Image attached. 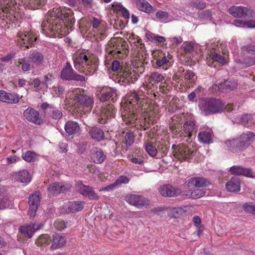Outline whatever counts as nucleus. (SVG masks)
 <instances>
[{
  "label": "nucleus",
  "mask_w": 255,
  "mask_h": 255,
  "mask_svg": "<svg viewBox=\"0 0 255 255\" xmlns=\"http://www.w3.org/2000/svg\"><path fill=\"white\" fill-rule=\"evenodd\" d=\"M122 118L127 125L145 130L158 117L159 107L149 98L135 91L126 94L121 102Z\"/></svg>",
  "instance_id": "nucleus-1"
},
{
  "label": "nucleus",
  "mask_w": 255,
  "mask_h": 255,
  "mask_svg": "<svg viewBox=\"0 0 255 255\" xmlns=\"http://www.w3.org/2000/svg\"><path fill=\"white\" fill-rule=\"evenodd\" d=\"M183 131H181L178 136L182 143L172 145V153L177 159H187L193 157L192 155L194 151L190 150L189 147L184 144V142L189 143L191 141V137L197 130L196 122L192 114L183 113Z\"/></svg>",
  "instance_id": "nucleus-2"
},
{
  "label": "nucleus",
  "mask_w": 255,
  "mask_h": 255,
  "mask_svg": "<svg viewBox=\"0 0 255 255\" xmlns=\"http://www.w3.org/2000/svg\"><path fill=\"white\" fill-rule=\"evenodd\" d=\"M73 60L75 68L85 75H92L98 68V57L88 51L75 53Z\"/></svg>",
  "instance_id": "nucleus-3"
},
{
  "label": "nucleus",
  "mask_w": 255,
  "mask_h": 255,
  "mask_svg": "<svg viewBox=\"0 0 255 255\" xmlns=\"http://www.w3.org/2000/svg\"><path fill=\"white\" fill-rule=\"evenodd\" d=\"M20 5L15 0H0V19L7 24H16L23 16Z\"/></svg>",
  "instance_id": "nucleus-4"
},
{
  "label": "nucleus",
  "mask_w": 255,
  "mask_h": 255,
  "mask_svg": "<svg viewBox=\"0 0 255 255\" xmlns=\"http://www.w3.org/2000/svg\"><path fill=\"white\" fill-rule=\"evenodd\" d=\"M155 129L152 130L150 137L155 138V143L148 141L145 143V149L148 154L152 157L160 158L164 157L167 153L169 147V142L168 140V136L165 133L159 135L157 136L154 134Z\"/></svg>",
  "instance_id": "nucleus-5"
},
{
  "label": "nucleus",
  "mask_w": 255,
  "mask_h": 255,
  "mask_svg": "<svg viewBox=\"0 0 255 255\" xmlns=\"http://www.w3.org/2000/svg\"><path fill=\"white\" fill-rule=\"evenodd\" d=\"M107 49L108 55L105 61L106 66L111 64L108 62L113 57L114 59H123L129 53V47L127 42L122 38L114 37L109 42Z\"/></svg>",
  "instance_id": "nucleus-6"
},
{
  "label": "nucleus",
  "mask_w": 255,
  "mask_h": 255,
  "mask_svg": "<svg viewBox=\"0 0 255 255\" xmlns=\"http://www.w3.org/2000/svg\"><path fill=\"white\" fill-rule=\"evenodd\" d=\"M63 21H43L41 24L42 32L46 36L61 38L69 34L73 26H68Z\"/></svg>",
  "instance_id": "nucleus-7"
},
{
  "label": "nucleus",
  "mask_w": 255,
  "mask_h": 255,
  "mask_svg": "<svg viewBox=\"0 0 255 255\" xmlns=\"http://www.w3.org/2000/svg\"><path fill=\"white\" fill-rule=\"evenodd\" d=\"M69 98L77 104V112L86 114L91 111L93 106V98L89 92L81 88L73 90Z\"/></svg>",
  "instance_id": "nucleus-8"
},
{
  "label": "nucleus",
  "mask_w": 255,
  "mask_h": 255,
  "mask_svg": "<svg viewBox=\"0 0 255 255\" xmlns=\"http://www.w3.org/2000/svg\"><path fill=\"white\" fill-rule=\"evenodd\" d=\"M166 78L165 73L153 72L145 77V82L143 83V88L150 98L159 99L160 94L157 91V84L163 81Z\"/></svg>",
  "instance_id": "nucleus-9"
},
{
  "label": "nucleus",
  "mask_w": 255,
  "mask_h": 255,
  "mask_svg": "<svg viewBox=\"0 0 255 255\" xmlns=\"http://www.w3.org/2000/svg\"><path fill=\"white\" fill-rule=\"evenodd\" d=\"M73 12L71 9L54 7L48 12L46 20L63 21L68 26H73L75 19L73 16Z\"/></svg>",
  "instance_id": "nucleus-10"
},
{
  "label": "nucleus",
  "mask_w": 255,
  "mask_h": 255,
  "mask_svg": "<svg viewBox=\"0 0 255 255\" xmlns=\"http://www.w3.org/2000/svg\"><path fill=\"white\" fill-rule=\"evenodd\" d=\"M224 107L225 104L222 101L213 98L201 100L199 104L202 114L205 116L220 113Z\"/></svg>",
  "instance_id": "nucleus-11"
},
{
  "label": "nucleus",
  "mask_w": 255,
  "mask_h": 255,
  "mask_svg": "<svg viewBox=\"0 0 255 255\" xmlns=\"http://www.w3.org/2000/svg\"><path fill=\"white\" fill-rule=\"evenodd\" d=\"M255 140V134L252 131L243 133L237 139H233L226 142L227 146L236 144L237 148L244 150L249 146Z\"/></svg>",
  "instance_id": "nucleus-12"
},
{
  "label": "nucleus",
  "mask_w": 255,
  "mask_h": 255,
  "mask_svg": "<svg viewBox=\"0 0 255 255\" xmlns=\"http://www.w3.org/2000/svg\"><path fill=\"white\" fill-rule=\"evenodd\" d=\"M92 32L97 40H102L106 36L107 24L102 20L94 17L90 19Z\"/></svg>",
  "instance_id": "nucleus-13"
},
{
  "label": "nucleus",
  "mask_w": 255,
  "mask_h": 255,
  "mask_svg": "<svg viewBox=\"0 0 255 255\" xmlns=\"http://www.w3.org/2000/svg\"><path fill=\"white\" fill-rule=\"evenodd\" d=\"M17 37L18 44L21 47H25L26 49L32 47L37 39L35 34L31 31L19 32L17 34Z\"/></svg>",
  "instance_id": "nucleus-14"
},
{
  "label": "nucleus",
  "mask_w": 255,
  "mask_h": 255,
  "mask_svg": "<svg viewBox=\"0 0 255 255\" xmlns=\"http://www.w3.org/2000/svg\"><path fill=\"white\" fill-rule=\"evenodd\" d=\"M146 59V54L145 52H140L133 53L132 56L131 62L133 66V69H135L138 74H142L144 71L145 68L143 65L147 63L145 62Z\"/></svg>",
  "instance_id": "nucleus-15"
},
{
  "label": "nucleus",
  "mask_w": 255,
  "mask_h": 255,
  "mask_svg": "<svg viewBox=\"0 0 255 255\" xmlns=\"http://www.w3.org/2000/svg\"><path fill=\"white\" fill-rule=\"evenodd\" d=\"M120 81H122L125 84H129L136 81L139 75L136 71L131 67H125L124 70L120 71L118 74Z\"/></svg>",
  "instance_id": "nucleus-16"
},
{
  "label": "nucleus",
  "mask_w": 255,
  "mask_h": 255,
  "mask_svg": "<svg viewBox=\"0 0 255 255\" xmlns=\"http://www.w3.org/2000/svg\"><path fill=\"white\" fill-rule=\"evenodd\" d=\"M61 78L62 79L76 80L83 82L85 80V77L81 75L77 74L73 69L69 62H67L66 65L62 69L61 72Z\"/></svg>",
  "instance_id": "nucleus-17"
},
{
  "label": "nucleus",
  "mask_w": 255,
  "mask_h": 255,
  "mask_svg": "<svg viewBox=\"0 0 255 255\" xmlns=\"http://www.w3.org/2000/svg\"><path fill=\"white\" fill-rule=\"evenodd\" d=\"M76 188L80 194L88 197L90 200H97L99 199V196L96 193L93 187L84 185L82 181L77 182Z\"/></svg>",
  "instance_id": "nucleus-18"
},
{
  "label": "nucleus",
  "mask_w": 255,
  "mask_h": 255,
  "mask_svg": "<svg viewBox=\"0 0 255 255\" xmlns=\"http://www.w3.org/2000/svg\"><path fill=\"white\" fill-rule=\"evenodd\" d=\"M183 123V114L176 115L169 120V129L171 132L177 136L180 134L182 129V124Z\"/></svg>",
  "instance_id": "nucleus-19"
},
{
  "label": "nucleus",
  "mask_w": 255,
  "mask_h": 255,
  "mask_svg": "<svg viewBox=\"0 0 255 255\" xmlns=\"http://www.w3.org/2000/svg\"><path fill=\"white\" fill-rule=\"evenodd\" d=\"M120 136L121 139L116 141V144L118 148L121 146L123 150H126L127 148L131 145L134 140V135L132 131L123 132Z\"/></svg>",
  "instance_id": "nucleus-20"
},
{
  "label": "nucleus",
  "mask_w": 255,
  "mask_h": 255,
  "mask_svg": "<svg viewBox=\"0 0 255 255\" xmlns=\"http://www.w3.org/2000/svg\"><path fill=\"white\" fill-rule=\"evenodd\" d=\"M115 113L116 110L113 105H108L102 107L97 118L98 123L101 124H106L109 118L114 117Z\"/></svg>",
  "instance_id": "nucleus-21"
},
{
  "label": "nucleus",
  "mask_w": 255,
  "mask_h": 255,
  "mask_svg": "<svg viewBox=\"0 0 255 255\" xmlns=\"http://www.w3.org/2000/svg\"><path fill=\"white\" fill-rule=\"evenodd\" d=\"M40 194L39 192L30 195L28 198V202L29 204V209L28 215L30 218L34 217L37 212L38 207L40 202Z\"/></svg>",
  "instance_id": "nucleus-22"
},
{
  "label": "nucleus",
  "mask_w": 255,
  "mask_h": 255,
  "mask_svg": "<svg viewBox=\"0 0 255 255\" xmlns=\"http://www.w3.org/2000/svg\"><path fill=\"white\" fill-rule=\"evenodd\" d=\"M100 93L99 99L101 102H106L111 99L113 102H115L117 100L118 95L116 89L110 87H102Z\"/></svg>",
  "instance_id": "nucleus-23"
},
{
  "label": "nucleus",
  "mask_w": 255,
  "mask_h": 255,
  "mask_svg": "<svg viewBox=\"0 0 255 255\" xmlns=\"http://www.w3.org/2000/svg\"><path fill=\"white\" fill-rule=\"evenodd\" d=\"M23 116L28 121L36 125H40L43 122L39 112L30 107L24 111Z\"/></svg>",
  "instance_id": "nucleus-24"
},
{
  "label": "nucleus",
  "mask_w": 255,
  "mask_h": 255,
  "mask_svg": "<svg viewBox=\"0 0 255 255\" xmlns=\"http://www.w3.org/2000/svg\"><path fill=\"white\" fill-rule=\"evenodd\" d=\"M72 187V185L68 182L54 183L48 187V191L51 194H59L68 191Z\"/></svg>",
  "instance_id": "nucleus-25"
},
{
  "label": "nucleus",
  "mask_w": 255,
  "mask_h": 255,
  "mask_svg": "<svg viewBox=\"0 0 255 255\" xmlns=\"http://www.w3.org/2000/svg\"><path fill=\"white\" fill-rule=\"evenodd\" d=\"M128 41L131 45L135 47L131 49L132 56L134 52L136 53L140 52H145L144 44L142 43V39L138 36L132 33L129 35Z\"/></svg>",
  "instance_id": "nucleus-26"
},
{
  "label": "nucleus",
  "mask_w": 255,
  "mask_h": 255,
  "mask_svg": "<svg viewBox=\"0 0 255 255\" xmlns=\"http://www.w3.org/2000/svg\"><path fill=\"white\" fill-rule=\"evenodd\" d=\"M126 200L129 204L134 206L138 208L146 206L149 203V201L145 197L135 194L127 195L126 197Z\"/></svg>",
  "instance_id": "nucleus-27"
},
{
  "label": "nucleus",
  "mask_w": 255,
  "mask_h": 255,
  "mask_svg": "<svg viewBox=\"0 0 255 255\" xmlns=\"http://www.w3.org/2000/svg\"><path fill=\"white\" fill-rule=\"evenodd\" d=\"M158 190L160 194L163 197H176L181 194L180 189L175 188L170 184H164L159 187Z\"/></svg>",
  "instance_id": "nucleus-28"
},
{
  "label": "nucleus",
  "mask_w": 255,
  "mask_h": 255,
  "mask_svg": "<svg viewBox=\"0 0 255 255\" xmlns=\"http://www.w3.org/2000/svg\"><path fill=\"white\" fill-rule=\"evenodd\" d=\"M42 227L41 224L36 223L26 224L21 226L19 228V231L24 238H31L34 233L39 230Z\"/></svg>",
  "instance_id": "nucleus-29"
},
{
  "label": "nucleus",
  "mask_w": 255,
  "mask_h": 255,
  "mask_svg": "<svg viewBox=\"0 0 255 255\" xmlns=\"http://www.w3.org/2000/svg\"><path fill=\"white\" fill-rule=\"evenodd\" d=\"M41 108L45 114H47L50 118L54 120L60 119L62 117L61 111L55 108L52 105L47 103H43L41 105Z\"/></svg>",
  "instance_id": "nucleus-30"
},
{
  "label": "nucleus",
  "mask_w": 255,
  "mask_h": 255,
  "mask_svg": "<svg viewBox=\"0 0 255 255\" xmlns=\"http://www.w3.org/2000/svg\"><path fill=\"white\" fill-rule=\"evenodd\" d=\"M85 203L84 202L80 201H70L63 206V209L67 214L75 213L83 209Z\"/></svg>",
  "instance_id": "nucleus-31"
},
{
  "label": "nucleus",
  "mask_w": 255,
  "mask_h": 255,
  "mask_svg": "<svg viewBox=\"0 0 255 255\" xmlns=\"http://www.w3.org/2000/svg\"><path fill=\"white\" fill-rule=\"evenodd\" d=\"M185 186L188 188L193 187L195 188H202L208 186L210 184L209 180L203 177H192L186 181Z\"/></svg>",
  "instance_id": "nucleus-32"
},
{
  "label": "nucleus",
  "mask_w": 255,
  "mask_h": 255,
  "mask_svg": "<svg viewBox=\"0 0 255 255\" xmlns=\"http://www.w3.org/2000/svg\"><path fill=\"white\" fill-rule=\"evenodd\" d=\"M215 85L220 91L226 93L236 89L237 86V82L233 80H226L222 82H217Z\"/></svg>",
  "instance_id": "nucleus-33"
},
{
  "label": "nucleus",
  "mask_w": 255,
  "mask_h": 255,
  "mask_svg": "<svg viewBox=\"0 0 255 255\" xmlns=\"http://www.w3.org/2000/svg\"><path fill=\"white\" fill-rule=\"evenodd\" d=\"M229 12L234 17H242L246 16L248 14H251L252 11L245 6H232L229 8Z\"/></svg>",
  "instance_id": "nucleus-34"
},
{
  "label": "nucleus",
  "mask_w": 255,
  "mask_h": 255,
  "mask_svg": "<svg viewBox=\"0 0 255 255\" xmlns=\"http://www.w3.org/2000/svg\"><path fill=\"white\" fill-rule=\"evenodd\" d=\"M133 2L140 11L147 13H152L154 11L153 7L146 0H133Z\"/></svg>",
  "instance_id": "nucleus-35"
},
{
  "label": "nucleus",
  "mask_w": 255,
  "mask_h": 255,
  "mask_svg": "<svg viewBox=\"0 0 255 255\" xmlns=\"http://www.w3.org/2000/svg\"><path fill=\"white\" fill-rule=\"evenodd\" d=\"M29 60L36 66L42 65L44 62V56L37 50L30 51L28 56Z\"/></svg>",
  "instance_id": "nucleus-36"
},
{
  "label": "nucleus",
  "mask_w": 255,
  "mask_h": 255,
  "mask_svg": "<svg viewBox=\"0 0 255 255\" xmlns=\"http://www.w3.org/2000/svg\"><path fill=\"white\" fill-rule=\"evenodd\" d=\"M213 134L210 129L200 131L198 135V140L202 143L210 144L213 141Z\"/></svg>",
  "instance_id": "nucleus-37"
},
{
  "label": "nucleus",
  "mask_w": 255,
  "mask_h": 255,
  "mask_svg": "<svg viewBox=\"0 0 255 255\" xmlns=\"http://www.w3.org/2000/svg\"><path fill=\"white\" fill-rule=\"evenodd\" d=\"M66 243L65 237L58 234H54L53 235V240L51 248L53 250H56L63 247Z\"/></svg>",
  "instance_id": "nucleus-38"
},
{
  "label": "nucleus",
  "mask_w": 255,
  "mask_h": 255,
  "mask_svg": "<svg viewBox=\"0 0 255 255\" xmlns=\"http://www.w3.org/2000/svg\"><path fill=\"white\" fill-rule=\"evenodd\" d=\"M22 2L31 9H37L44 6L47 0H21Z\"/></svg>",
  "instance_id": "nucleus-39"
},
{
  "label": "nucleus",
  "mask_w": 255,
  "mask_h": 255,
  "mask_svg": "<svg viewBox=\"0 0 255 255\" xmlns=\"http://www.w3.org/2000/svg\"><path fill=\"white\" fill-rule=\"evenodd\" d=\"M226 187L230 192H237L240 190V181L238 177H232L226 184Z\"/></svg>",
  "instance_id": "nucleus-40"
},
{
  "label": "nucleus",
  "mask_w": 255,
  "mask_h": 255,
  "mask_svg": "<svg viewBox=\"0 0 255 255\" xmlns=\"http://www.w3.org/2000/svg\"><path fill=\"white\" fill-rule=\"evenodd\" d=\"M65 130L69 135H72L79 132L80 127L78 124L74 121H68L65 125Z\"/></svg>",
  "instance_id": "nucleus-41"
},
{
  "label": "nucleus",
  "mask_w": 255,
  "mask_h": 255,
  "mask_svg": "<svg viewBox=\"0 0 255 255\" xmlns=\"http://www.w3.org/2000/svg\"><path fill=\"white\" fill-rule=\"evenodd\" d=\"M89 133L93 139L98 141L104 139V132L103 130L99 128L93 127L89 131Z\"/></svg>",
  "instance_id": "nucleus-42"
},
{
  "label": "nucleus",
  "mask_w": 255,
  "mask_h": 255,
  "mask_svg": "<svg viewBox=\"0 0 255 255\" xmlns=\"http://www.w3.org/2000/svg\"><path fill=\"white\" fill-rule=\"evenodd\" d=\"M16 67L21 68L23 72L30 70L33 66L29 63V61L26 58H20L15 62Z\"/></svg>",
  "instance_id": "nucleus-43"
},
{
  "label": "nucleus",
  "mask_w": 255,
  "mask_h": 255,
  "mask_svg": "<svg viewBox=\"0 0 255 255\" xmlns=\"http://www.w3.org/2000/svg\"><path fill=\"white\" fill-rule=\"evenodd\" d=\"M205 194V192L202 189H197L192 190H188L185 195L187 198L198 199Z\"/></svg>",
  "instance_id": "nucleus-44"
},
{
  "label": "nucleus",
  "mask_w": 255,
  "mask_h": 255,
  "mask_svg": "<svg viewBox=\"0 0 255 255\" xmlns=\"http://www.w3.org/2000/svg\"><path fill=\"white\" fill-rule=\"evenodd\" d=\"M171 89L172 86L170 81L165 79L163 81L161 82L159 84L157 91L159 94L160 93L167 94L171 91Z\"/></svg>",
  "instance_id": "nucleus-45"
},
{
  "label": "nucleus",
  "mask_w": 255,
  "mask_h": 255,
  "mask_svg": "<svg viewBox=\"0 0 255 255\" xmlns=\"http://www.w3.org/2000/svg\"><path fill=\"white\" fill-rule=\"evenodd\" d=\"M230 171L232 174L242 175L248 177H250L251 174L247 169L240 166H233L230 168Z\"/></svg>",
  "instance_id": "nucleus-46"
},
{
  "label": "nucleus",
  "mask_w": 255,
  "mask_h": 255,
  "mask_svg": "<svg viewBox=\"0 0 255 255\" xmlns=\"http://www.w3.org/2000/svg\"><path fill=\"white\" fill-rule=\"evenodd\" d=\"M17 179L21 183H28L31 181V177L29 172L27 170L23 169L18 172Z\"/></svg>",
  "instance_id": "nucleus-47"
},
{
  "label": "nucleus",
  "mask_w": 255,
  "mask_h": 255,
  "mask_svg": "<svg viewBox=\"0 0 255 255\" xmlns=\"http://www.w3.org/2000/svg\"><path fill=\"white\" fill-rule=\"evenodd\" d=\"M113 9L114 11L117 12H120L123 17H124L126 20L129 19V13L128 10L124 7L121 4H116L113 5Z\"/></svg>",
  "instance_id": "nucleus-48"
},
{
  "label": "nucleus",
  "mask_w": 255,
  "mask_h": 255,
  "mask_svg": "<svg viewBox=\"0 0 255 255\" xmlns=\"http://www.w3.org/2000/svg\"><path fill=\"white\" fill-rule=\"evenodd\" d=\"M19 101V95L14 94H12L10 93H7L5 96V98L3 102L9 104H17Z\"/></svg>",
  "instance_id": "nucleus-49"
},
{
  "label": "nucleus",
  "mask_w": 255,
  "mask_h": 255,
  "mask_svg": "<svg viewBox=\"0 0 255 255\" xmlns=\"http://www.w3.org/2000/svg\"><path fill=\"white\" fill-rule=\"evenodd\" d=\"M170 58L169 55L167 56H163L162 57L157 59L156 64L158 67H162L164 69L166 70L169 67L168 63L169 62Z\"/></svg>",
  "instance_id": "nucleus-50"
},
{
  "label": "nucleus",
  "mask_w": 255,
  "mask_h": 255,
  "mask_svg": "<svg viewBox=\"0 0 255 255\" xmlns=\"http://www.w3.org/2000/svg\"><path fill=\"white\" fill-rule=\"evenodd\" d=\"M210 57L213 60V63L217 62L222 65L226 63L225 57L216 52L211 53L210 54Z\"/></svg>",
  "instance_id": "nucleus-51"
},
{
  "label": "nucleus",
  "mask_w": 255,
  "mask_h": 255,
  "mask_svg": "<svg viewBox=\"0 0 255 255\" xmlns=\"http://www.w3.org/2000/svg\"><path fill=\"white\" fill-rule=\"evenodd\" d=\"M51 238L48 235H42L40 236L36 241V243L38 246H44L50 243Z\"/></svg>",
  "instance_id": "nucleus-52"
},
{
  "label": "nucleus",
  "mask_w": 255,
  "mask_h": 255,
  "mask_svg": "<svg viewBox=\"0 0 255 255\" xmlns=\"http://www.w3.org/2000/svg\"><path fill=\"white\" fill-rule=\"evenodd\" d=\"M155 15L160 22H166L169 18V13L166 11L158 10Z\"/></svg>",
  "instance_id": "nucleus-53"
},
{
  "label": "nucleus",
  "mask_w": 255,
  "mask_h": 255,
  "mask_svg": "<svg viewBox=\"0 0 255 255\" xmlns=\"http://www.w3.org/2000/svg\"><path fill=\"white\" fill-rule=\"evenodd\" d=\"M240 122L244 126L249 127L253 123V118L251 115L245 114L240 118Z\"/></svg>",
  "instance_id": "nucleus-54"
},
{
  "label": "nucleus",
  "mask_w": 255,
  "mask_h": 255,
  "mask_svg": "<svg viewBox=\"0 0 255 255\" xmlns=\"http://www.w3.org/2000/svg\"><path fill=\"white\" fill-rule=\"evenodd\" d=\"M0 201L1 202V206H4L2 207L3 210L8 208L11 209L13 207L14 204L13 201L9 197H4L0 199Z\"/></svg>",
  "instance_id": "nucleus-55"
},
{
  "label": "nucleus",
  "mask_w": 255,
  "mask_h": 255,
  "mask_svg": "<svg viewBox=\"0 0 255 255\" xmlns=\"http://www.w3.org/2000/svg\"><path fill=\"white\" fill-rule=\"evenodd\" d=\"M91 153L93 158L97 159H104L106 158V155H104L103 151L99 148L95 147L93 148Z\"/></svg>",
  "instance_id": "nucleus-56"
},
{
  "label": "nucleus",
  "mask_w": 255,
  "mask_h": 255,
  "mask_svg": "<svg viewBox=\"0 0 255 255\" xmlns=\"http://www.w3.org/2000/svg\"><path fill=\"white\" fill-rule=\"evenodd\" d=\"M234 22L237 26L244 25L249 28H255V20H250L248 21L235 20Z\"/></svg>",
  "instance_id": "nucleus-57"
},
{
  "label": "nucleus",
  "mask_w": 255,
  "mask_h": 255,
  "mask_svg": "<svg viewBox=\"0 0 255 255\" xmlns=\"http://www.w3.org/2000/svg\"><path fill=\"white\" fill-rule=\"evenodd\" d=\"M190 6L193 8L202 10L205 8L206 3L199 0H193L189 3Z\"/></svg>",
  "instance_id": "nucleus-58"
},
{
  "label": "nucleus",
  "mask_w": 255,
  "mask_h": 255,
  "mask_svg": "<svg viewBox=\"0 0 255 255\" xmlns=\"http://www.w3.org/2000/svg\"><path fill=\"white\" fill-rule=\"evenodd\" d=\"M111 69L114 72H116L120 74V71L124 70V68L122 67L120 61L118 60H114L111 63Z\"/></svg>",
  "instance_id": "nucleus-59"
},
{
  "label": "nucleus",
  "mask_w": 255,
  "mask_h": 255,
  "mask_svg": "<svg viewBox=\"0 0 255 255\" xmlns=\"http://www.w3.org/2000/svg\"><path fill=\"white\" fill-rule=\"evenodd\" d=\"M243 208L246 212L255 215V204L246 203L243 205Z\"/></svg>",
  "instance_id": "nucleus-60"
},
{
  "label": "nucleus",
  "mask_w": 255,
  "mask_h": 255,
  "mask_svg": "<svg viewBox=\"0 0 255 255\" xmlns=\"http://www.w3.org/2000/svg\"><path fill=\"white\" fill-rule=\"evenodd\" d=\"M39 157L35 152L31 151H27L22 156L23 159H36Z\"/></svg>",
  "instance_id": "nucleus-61"
},
{
  "label": "nucleus",
  "mask_w": 255,
  "mask_h": 255,
  "mask_svg": "<svg viewBox=\"0 0 255 255\" xmlns=\"http://www.w3.org/2000/svg\"><path fill=\"white\" fill-rule=\"evenodd\" d=\"M184 78L186 81L191 80L192 82L194 81L196 79V77L193 71L191 70H187L185 73Z\"/></svg>",
  "instance_id": "nucleus-62"
},
{
  "label": "nucleus",
  "mask_w": 255,
  "mask_h": 255,
  "mask_svg": "<svg viewBox=\"0 0 255 255\" xmlns=\"http://www.w3.org/2000/svg\"><path fill=\"white\" fill-rule=\"evenodd\" d=\"M54 226L56 229L59 231L63 230L67 228L66 223L64 221L60 220L55 221L54 223Z\"/></svg>",
  "instance_id": "nucleus-63"
},
{
  "label": "nucleus",
  "mask_w": 255,
  "mask_h": 255,
  "mask_svg": "<svg viewBox=\"0 0 255 255\" xmlns=\"http://www.w3.org/2000/svg\"><path fill=\"white\" fill-rule=\"evenodd\" d=\"M129 182V179L126 176L121 175L117 179L115 183L117 186L122 184H127Z\"/></svg>",
  "instance_id": "nucleus-64"
}]
</instances>
